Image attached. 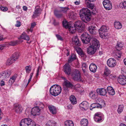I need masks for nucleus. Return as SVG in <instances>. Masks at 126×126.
Instances as JSON below:
<instances>
[{"label": "nucleus", "mask_w": 126, "mask_h": 126, "mask_svg": "<svg viewBox=\"0 0 126 126\" xmlns=\"http://www.w3.org/2000/svg\"><path fill=\"white\" fill-rule=\"evenodd\" d=\"M85 27V24L80 20L76 21L73 26L69 28V31L72 34L74 33L76 31L79 32L83 31Z\"/></svg>", "instance_id": "nucleus-1"}, {"label": "nucleus", "mask_w": 126, "mask_h": 126, "mask_svg": "<svg viewBox=\"0 0 126 126\" xmlns=\"http://www.w3.org/2000/svg\"><path fill=\"white\" fill-rule=\"evenodd\" d=\"M87 8L91 10H93L92 12L90 10L87 9V21H89L91 19L92 14H95L96 12V7L94 4L93 3H88L87 2Z\"/></svg>", "instance_id": "nucleus-2"}, {"label": "nucleus", "mask_w": 126, "mask_h": 126, "mask_svg": "<svg viewBox=\"0 0 126 126\" xmlns=\"http://www.w3.org/2000/svg\"><path fill=\"white\" fill-rule=\"evenodd\" d=\"M61 87L60 85L56 84L52 86L49 90L50 94L54 96L59 95L61 93Z\"/></svg>", "instance_id": "nucleus-3"}, {"label": "nucleus", "mask_w": 126, "mask_h": 126, "mask_svg": "<svg viewBox=\"0 0 126 126\" xmlns=\"http://www.w3.org/2000/svg\"><path fill=\"white\" fill-rule=\"evenodd\" d=\"M89 43L90 45L96 48H98L100 47L99 41L96 38L87 34V44Z\"/></svg>", "instance_id": "nucleus-4"}, {"label": "nucleus", "mask_w": 126, "mask_h": 126, "mask_svg": "<svg viewBox=\"0 0 126 126\" xmlns=\"http://www.w3.org/2000/svg\"><path fill=\"white\" fill-rule=\"evenodd\" d=\"M63 92L65 94L69 93V89L73 87V84L68 80H65L63 83Z\"/></svg>", "instance_id": "nucleus-5"}, {"label": "nucleus", "mask_w": 126, "mask_h": 126, "mask_svg": "<svg viewBox=\"0 0 126 126\" xmlns=\"http://www.w3.org/2000/svg\"><path fill=\"white\" fill-rule=\"evenodd\" d=\"M79 14L83 22L87 23V8H83L80 10Z\"/></svg>", "instance_id": "nucleus-6"}, {"label": "nucleus", "mask_w": 126, "mask_h": 126, "mask_svg": "<svg viewBox=\"0 0 126 126\" xmlns=\"http://www.w3.org/2000/svg\"><path fill=\"white\" fill-rule=\"evenodd\" d=\"M71 76L73 79L75 80L81 81L80 74L79 71L77 69H76L72 73Z\"/></svg>", "instance_id": "nucleus-7"}, {"label": "nucleus", "mask_w": 126, "mask_h": 126, "mask_svg": "<svg viewBox=\"0 0 126 126\" xmlns=\"http://www.w3.org/2000/svg\"><path fill=\"white\" fill-rule=\"evenodd\" d=\"M94 119L97 123L101 122L104 120L103 115L100 112H96L94 115Z\"/></svg>", "instance_id": "nucleus-8"}, {"label": "nucleus", "mask_w": 126, "mask_h": 126, "mask_svg": "<svg viewBox=\"0 0 126 126\" xmlns=\"http://www.w3.org/2000/svg\"><path fill=\"white\" fill-rule=\"evenodd\" d=\"M11 73V71L10 70L4 71L0 73V78L3 80H5L9 77Z\"/></svg>", "instance_id": "nucleus-9"}, {"label": "nucleus", "mask_w": 126, "mask_h": 126, "mask_svg": "<svg viewBox=\"0 0 126 126\" xmlns=\"http://www.w3.org/2000/svg\"><path fill=\"white\" fill-rule=\"evenodd\" d=\"M104 8L107 10L111 9L112 8V3L110 0H104L103 2Z\"/></svg>", "instance_id": "nucleus-10"}, {"label": "nucleus", "mask_w": 126, "mask_h": 126, "mask_svg": "<svg viewBox=\"0 0 126 126\" xmlns=\"http://www.w3.org/2000/svg\"><path fill=\"white\" fill-rule=\"evenodd\" d=\"M116 64L117 63L116 61L113 58L109 59L107 61V65L110 67H114L116 65Z\"/></svg>", "instance_id": "nucleus-11"}, {"label": "nucleus", "mask_w": 126, "mask_h": 126, "mask_svg": "<svg viewBox=\"0 0 126 126\" xmlns=\"http://www.w3.org/2000/svg\"><path fill=\"white\" fill-rule=\"evenodd\" d=\"M118 82L122 85L126 84V76L124 75L119 76L118 79Z\"/></svg>", "instance_id": "nucleus-12"}, {"label": "nucleus", "mask_w": 126, "mask_h": 126, "mask_svg": "<svg viewBox=\"0 0 126 126\" xmlns=\"http://www.w3.org/2000/svg\"><path fill=\"white\" fill-rule=\"evenodd\" d=\"M42 11L40 7L37 6L35 8V11L33 13L32 17L33 18L37 17L39 16L41 14V12Z\"/></svg>", "instance_id": "nucleus-13"}, {"label": "nucleus", "mask_w": 126, "mask_h": 126, "mask_svg": "<svg viewBox=\"0 0 126 126\" xmlns=\"http://www.w3.org/2000/svg\"><path fill=\"white\" fill-rule=\"evenodd\" d=\"M40 109L38 107L36 106L33 108L31 110V113L33 116H36L40 114Z\"/></svg>", "instance_id": "nucleus-14"}, {"label": "nucleus", "mask_w": 126, "mask_h": 126, "mask_svg": "<svg viewBox=\"0 0 126 126\" xmlns=\"http://www.w3.org/2000/svg\"><path fill=\"white\" fill-rule=\"evenodd\" d=\"M63 71L65 74L70 75L71 74V70L70 65L68 64H66L64 66Z\"/></svg>", "instance_id": "nucleus-15"}, {"label": "nucleus", "mask_w": 126, "mask_h": 126, "mask_svg": "<svg viewBox=\"0 0 126 126\" xmlns=\"http://www.w3.org/2000/svg\"><path fill=\"white\" fill-rule=\"evenodd\" d=\"M31 119L29 118H25L22 119L20 123V126H27L31 121Z\"/></svg>", "instance_id": "nucleus-16"}, {"label": "nucleus", "mask_w": 126, "mask_h": 126, "mask_svg": "<svg viewBox=\"0 0 126 126\" xmlns=\"http://www.w3.org/2000/svg\"><path fill=\"white\" fill-rule=\"evenodd\" d=\"M96 92L98 94L101 96L105 95L107 93L106 90L104 88L97 89Z\"/></svg>", "instance_id": "nucleus-17"}, {"label": "nucleus", "mask_w": 126, "mask_h": 126, "mask_svg": "<svg viewBox=\"0 0 126 126\" xmlns=\"http://www.w3.org/2000/svg\"><path fill=\"white\" fill-rule=\"evenodd\" d=\"M97 48L91 45L87 48V53L90 55L94 54Z\"/></svg>", "instance_id": "nucleus-18"}, {"label": "nucleus", "mask_w": 126, "mask_h": 126, "mask_svg": "<svg viewBox=\"0 0 126 126\" xmlns=\"http://www.w3.org/2000/svg\"><path fill=\"white\" fill-rule=\"evenodd\" d=\"M97 67L96 65L94 63H92L90 65L89 67L90 71L92 72L95 73L97 69Z\"/></svg>", "instance_id": "nucleus-19"}, {"label": "nucleus", "mask_w": 126, "mask_h": 126, "mask_svg": "<svg viewBox=\"0 0 126 126\" xmlns=\"http://www.w3.org/2000/svg\"><path fill=\"white\" fill-rule=\"evenodd\" d=\"M14 109L16 112L17 113H20L22 110L21 106L18 104H16L14 105Z\"/></svg>", "instance_id": "nucleus-20"}, {"label": "nucleus", "mask_w": 126, "mask_h": 126, "mask_svg": "<svg viewBox=\"0 0 126 126\" xmlns=\"http://www.w3.org/2000/svg\"><path fill=\"white\" fill-rule=\"evenodd\" d=\"M109 29V28L108 27L103 25L101 26L99 30V33L101 34L102 33L107 32Z\"/></svg>", "instance_id": "nucleus-21"}, {"label": "nucleus", "mask_w": 126, "mask_h": 126, "mask_svg": "<svg viewBox=\"0 0 126 126\" xmlns=\"http://www.w3.org/2000/svg\"><path fill=\"white\" fill-rule=\"evenodd\" d=\"M75 45L79 46L81 45V42L78 39L77 36H75L72 39Z\"/></svg>", "instance_id": "nucleus-22"}, {"label": "nucleus", "mask_w": 126, "mask_h": 126, "mask_svg": "<svg viewBox=\"0 0 126 126\" xmlns=\"http://www.w3.org/2000/svg\"><path fill=\"white\" fill-rule=\"evenodd\" d=\"M107 92L109 95H113L115 94V91L112 87L109 86L107 87Z\"/></svg>", "instance_id": "nucleus-23"}, {"label": "nucleus", "mask_w": 126, "mask_h": 126, "mask_svg": "<svg viewBox=\"0 0 126 126\" xmlns=\"http://www.w3.org/2000/svg\"><path fill=\"white\" fill-rule=\"evenodd\" d=\"M102 108V105L99 104L97 103H93L91 105L90 109L91 110H92L93 108Z\"/></svg>", "instance_id": "nucleus-24"}, {"label": "nucleus", "mask_w": 126, "mask_h": 126, "mask_svg": "<svg viewBox=\"0 0 126 126\" xmlns=\"http://www.w3.org/2000/svg\"><path fill=\"white\" fill-rule=\"evenodd\" d=\"M48 108L51 113L53 114H55L57 113L56 108L53 106L50 105Z\"/></svg>", "instance_id": "nucleus-25"}, {"label": "nucleus", "mask_w": 126, "mask_h": 126, "mask_svg": "<svg viewBox=\"0 0 126 126\" xmlns=\"http://www.w3.org/2000/svg\"><path fill=\"white\" fill-rule=\"evenodd\" d=\"M63 25L64 27L65 28H68L69 31V28L72 27V25L70 23H68L66 21H63Z\"/></svg>", "instance_id": "nucleus-26"}, {"label": "nucleus", "mask_w": 126, "mask_h": 126, "mask_svg": "<svg viewBox=\"0 0 126 126\" xmlns=\"http://www.w3.org/2000/svg\"><path fill=\"white\" fill-rule=\"evenodd\" d=\"M56 123L52 120L48 121L46 124L47 126H55Z\"/></svg>", "instance_id": "nucleus-27"}, {"label": "nucleus", "mask_w": 126, "mask_h": 126, "mask_svg": "<svg viewBox=\"0 0 126 126\" xmlns=\"http://www.w3.org/2000/svg\"><path fill=\"white\" fill-rule=\"evenodd\" d=\"M79 107L82 108V110H86L87 108V101H84L82 102L79 105Z\"/></svg>", "instance_id": "nucleus-28"}, {"label": "nucleus", "mask_w": 126, "mask_h": 126, "mask_svg": "<svg viewBox=\"0 0 126 126\" xmlns=\"http://www.w3.org/2000/svg\"><path fill=\"white\" fill-rule=\"evenodd\" d=\"M70 100L72 104L74 105L77 103L76 98L74 95H71L70 97Z\"/></svg>", "instance_id": "nucleus-29"}, {"label": "nucleus", "mask_w": 126, "mask_h": 126, "mask_svg": "<svg viewBox=\"0 0 126 126\" xmlns=\"http://www.w3.org/2000/svg\"><path fill=\"white\" fill-rule=\"evenodd\" d=\"M115 27L117 29H121L122 27L121 24L119 21H115L114 23Z\"/></svg>", "instance_id": "nucleus-30"}, {"label": "nucleus", "mask_w": 126, "mask_h": 126, "mask_svg": "<svg viewBox=\"0 0 126 126\" xmlns=\"http://www.w3.org/2000/svg\"><path fill=\"white\" fill-rule=\"evenodd\" d=\"M20 38L21 39L28 41L30 39V38L29 36L24 32L20 36Z\"/></svg>", "instance_id": "nucleus-31"}, {"label": "nucleus", "mask_w": 126, "mask_h": 126, "mask_svg": "<svg viewBox=\"0 0 126 126\" xmlns=\"http://www.w3.org/2000/svg\"><path fill=\"white\" fill-rule=\"evenodd\" d=\"M95 28V26H91L89 27L88 30L91 34H95L96 32Z\"/></svg>", "instance_id": "nucleus-32"}, {"label": "nucleus", "mask_w": 126, "mask_h": 126, "mask_svg": "<svg viewBox=\"0 0 126 126\" xmlns=\"http://www.w3.org/2000/svg\"><path fill=\"white\" fill-rule=\"evenodd\" d=\"M81 39L82 43L84 44H86L85 41L87 39L86 33H83L81 36Z\"/></svg>", "instance_id": "nucleus-33"}, {"label": "nucleus", "mask_w": 126, "mask_h": 126, "mask_svg": "<svg viewBox=\"0 0 126 126\" xmlns=\"http://www.w3.org/2000/svg\"><path fill=\"white\" fill-rule=\"evenodd\" d=\"M17 77L16 75H14L12 78H11L9 80V82L10 85H11L15 81Z\"/></svg>", "instance_id": "nucleus-34"}, {"label": "nucleus", "mask_w": 126, "mask_h": 126, "mask_svg": "<svg viewBox=\"0 0 126 126\" xmlns=\"http://www.w3.org/2000/svg\"><path fill=\"white\" fill-rule=\"evenodd\" d=\"M99 34L100 37L103 39L107 38L109 34L108 32L102 33Z\"/></svg>", "instance_id": "nucleus-35"}, {"label": "nucleus", "mask_w": 126, "mask_h": 126, "mask_svg": "<svg viewBox=\"0 0 126 126\" xmlns=\"http://www.w3.org/2000/svg\"><path fill=\"white\" fill-rule=\"evenodd\" d=\"M54 14L58 18H60L63 17V15L61 13H60L59 11H55Z\"/></svg>", "instance_id": "nucleus-36"}, {"label": "nucleus", "mask_w": 126, "mask_h": 126, "mask_svg": "<svg viewBox=\"0 0 126 126\" xmlns=\"http://www.w3.org/2000/svg\"><path fill=\"white\" fill-rule=\"evenodd\" d=\"M123 43L122 42H118L117 43L116 48L118 50H120L123 47Z\"/></svg>", "instance_id": "nucleus-37"}, {"label": "nucleus", "mask_w": 126, "mask_h": 126, "mask_svg": "<svg viewBox=\"0 0 126 126\" xmlns=\"http://www.w3.org/2000/svg\"><path fill=\"white\" fill-rule=\"evenodd\" d=\"M19 56V54L18 53H16L14 54L11 57L12 59L15 61L17 60Z\"/></svg>", "instance_id": "nucleus-38"}, {"label": "nucleus", "mask_w": 126, "mask_h": 126, "mask_svg": "<svg viewBox=\"0 0 126 126\" xmlns=\"http://www.w3.org/2000/svg\"><path fill=\"white\" fill-rule=\"evenodd\" d=\"M65 126H74V124L71 120L67 121L65 122Z\"/></svg>", "instance_id": "nucleus-39"}, {"label": "nucleus", "mask_w": 126, "mask_h": 126, "mask_svg": "<svg viewBox=\"0 0 126 126\" xmlns=\"http://www.w3.org/2000/svg\"><path fill=\"white\" fill-rule=\"evenodd\" d=\"M96 93L94 92L91 91L89 93V96L92 98L94 99L96 98L97 96L95 95Z\"/></svg>", "instance_id": "nucleus-40"}, {"label": "nucleus", "mask_w": 126, "mask_h": 126, "mask_svg": "<svg viewBox=\"0 0 126 126\" xmlns=\"http://www.w3.org/2000/svg\"><path fill=\"white\" fill-rule=\"evenodd\" d=\"M60 8L61 10V11L65 14H66L67 11L70 10L69 8L67 7H60Z\"/></svg>", "instance_id": "nucleus-41"}, {"label": "nucleus", "mask_w": 126, "mask_h": 126, "mask_svg": "<svg viewBox=\"0 0 126 126\" xmlns=\"http://www.w3.org/2000/svg\"><path fill=\"white\" fill-rule=\"evenodd\" d=\"M14 62V60L11 57L7 60L6 63V64L7 65H9L11 64Z\"/></svg>", "instance_id": "nucleus-42"}, {"label": "nucleus", "mask_w": 126, "mask_h": 126, "mask_svg": "<svg viewBox=\"0 0 126 126\" xmlns=\"http://www.w3.org/2000/svg\"><path fill=\"white\" fill-rule=\"evenodd\" d=\"M81 126H87V119L83 118L80 121Z\"/></svg>", "instance_id": "nucleus-43"}, {"label": "nucleus", "mask_w": 126, "mask_h": 126, "mask_svg": "<svg viewBox=\"0 0 126 126\" xmlns=\"http://www.w3.org/2000/svg\"><path fill=\"white\" fill-rule=\"evenodd\" d=\"M119 6L122 8L126 9V1H124L120 3Z\"/></svg>", "instance_id": "nucleus-44"}, {"label": "nucleus", "mask_w": 126, "mask_h": 126, "mask_svg": "<svg viewBox=\"0 0 126 126\" xmlns=\"http://www.w3.org/2000/svg\"><path fill=\"white\" fill-rule=\"evenodd\" d=\"M121 52L119 50H118L116 52L114 56L116 58H120L121 57Z\"/></svg>", "instance_id": "nucleus-45"}, {"label": "nucleus", "mask_w": 126, "mask_h": 126, "mask_svg": "<svg viewBox=\"0 0 126 126\" xmlns=\"http://www.w3.org/2000/svg\"><path fill=\"white\" fill-rule=\"evenodd\" d=\"M111 73L110 70L107 68H106L105 70L104 74L106 76H108Z\"/></svg>", "instance_id": "nucleus-46"}, {"label": "nucleus", "mask_w": 126, "mask_h": 126, "mask_svg": "<svg viewBox=\"0 0 126 126\" xmlns=\"http://www.w3.org/2000/svg\"><path fill=\"white\" fill-rule=\"evenodd\" d=\"M123 108L124 107L123 105H119L118 106L117 110V111L118 113H120L122 112Z\"/></svg>", "instance_id": "nucleus-47"}, {"label": "nucleus", "mask_w": 126, "mask_h": 126, "mask_svg": "<svg viewBox=\"0 0 126 126\" xmlns=\"http://www.w3.org/2000/svg\"><path fill=\"white\" fill-rule=\"evenodd\" d=\"M18 43V40L12 41L9 43V45L11 46H14L16 45Z\"/></svg>", "instance_id": "nucleus-48"}, {"label": "nucleus", "mask_w": 126, "mask_h": 126, "mask_svg": "<svg viewBox=\"0 0 126 126\" xmlns=\"http://www.w3.org/2000/svg\"><path fill=\"white\" fill-rule=\"evenodd\" d=\"M25 70L26 73H29L31 70V68L30 65L27 66L25 67Z\"/></svg>", "instance_id": "nucleus-49"}, {"label": "nucleus", "mask_w": 126, "mask_h": 126, "mask_svg": "<svg viewBox=\"0 0 126 126\" xmlns=\"http://www.w3.org/2000/svg\"><path fill=\"white\" fill-rule=\"evenodd\" d=\"M82 68L83 72L84 73L86 71V65L85 63H83L82 64Z\"/></svg>", "instance_id": "nucleus-50"}, {"label": "nucleus", "mask_w": 126, "mask_h": 126, "mask_svg": "<svg viewBox=\"0 0 126 126\" xmlns=\"http://www.w3.org/2000/svg\"><path fill=\"white\" fill-rule=\"evenodd\" d=\"M30 122L29 124H28L27 126H36L35 123L34 121H32L31 119Z\"/></svg>", "instance_id": "nucleus-51"}, {"label": "nucleus", "mask_w": 126, "mask_h": 126, "mask_svg": "<svg viewBox=\"0 0 126 126\" xmlns=\"http://www.w3.org/2000/svg\"><path fill=\"white\" fill-rule=\"evenodd\" d=\"M38 105L39 106V107L42 109L44 108V105L41 102H39L37 103Z\"/></svg>", "instance_id": "nucleus-52"}, {"label": "nucleus", "mask_w": 126, "mask_h": 126, "mask_svg": "<svg viewBox=\"0 0 126 126\" xmlns=\"http://www.w3.org/2000/svg\"><path fill=\"white\" fill-rule=\"evenodd\" d=\"M0 9L1 10L3 11H5L8 10L7 8L6 7H3L1 6L0 7Z\"/></svg>", "instance_id": "nucleus-53"}, {"label": "nucleus", "mask_w": 126, "mask_h": 126, "mask_svg": "<svg viewBox=\"0 0 126 126\" xmlns=\"http://www.w3.org/2000/svg\"><path fill=\"white\" fill-rule=\"evenodd\" d=\"M41 67L39 66L38 68V69L37 71V72L36 75V76H37L39 75L40 72L41 71Z\"/></svg>", "instance_id": "nucleus-54"}, {"label": "nucleus", "mask_w": 126, "mask_h": 126, "mask_svg": "<svg viewBox=\"0 0 126 126\" xmlns=\"http://www.w3.org/2000/svg\"><path fill=\"white\" fill-rule=\"evenodd\" d=\"M56 36L58 40L62 41L63 39L62 37L59 34H56Z\"/></svg>", "instance_id": "nucleus-55"}, {"label": "nucleus", "mask_w": 126, "mask_h": 126, "mask_svg": "<svg viewBox=\"0 0 126 126\" xmlns=\"http://www.w3.org/2000/svg\"><path fill=\"white\" fill-rule=\"evenodd\" d=\"M16 23L15 25L17 27H19L21 26V22L19 21H16Z\"/></svg>", "instance_id": "nucleus-56"}, {"label": "nucleus", "mask_w": 126, "mask_h": 126, "mask_svg": "<svg viewBox=\"0 0 126 126\" xmlns=\"http://www.w3.org/2000/svg\"><path fill=\"white\" fill-rule=\"evenodd\" d=\"M71 58L73 59V60H75L76 59V56L73 54H72L70 57Z\"/></svg>", "instance_id": "nucleus-57"}, {"label": "nucleus", "mask_w": 126, "mask_h": 126, "mask_svg": "<svg viewBox=\"0 0 126 126\" xmlns=\"http://www.w3.org/2000/svg\"><path fill=\"white\" fill-rule=\"evenodd\" d=\"M67 108L68 109H72L73 106L71 104H69L67 106Z\"/></svg>", "instance_id": "nucleus-58"}, {"label": "nucleus", "mask_w": 126, "mask_h": 126, "mask_svg": "<svg viewBox=\"0 0 126 126\" xmlns=\"http://www.w3.org/2000/svg\"><path fill=\"white\" fill-rule=\"evenodd\" d=\"M53 23L54 25H58L59 23L58 22H56L55 19H54L53 20Z\"/></svg>", "instance_id": "nucleus-59"}, {"label": "nucleus", "mask_w": 126, "mask_h": 126, "mask_svg": "<svg viewBox=\"0 0 126 126\" xmlns=\"http://www.w3.org/2000/svg\"><path fill=\"white\" fill-rule=\"evenodd\" d=\"M5 47L4 45H0V50L3 49L4 47Z\"/></svg>", "instance_id": "nucleus-60"}, {"label": "nucleus", "mask_w": 126, "mask_h": 126, "mask_svg": "<svg viewBox=\"0 0 126 126\" xmlns=\"http://www.w3.org/2000/svg\"><path fill=\"white\" fill-rule=\"evenodd\" d=\"M5 84V82L3 80H1L0 82V85L1 86L4 85Z\"/></svg>", "instance_id": "nucleus-61"}, {"label": "nucleus", "mask_w": 126, "mask_h": 126, "mask_svg": "<svg viewBox=\"0 0 126 126\" xmlns=\"http://www.w3.org/2000/svg\"><path fill=\"white\" fill-rule=\"evenodd\" d=\"M74 60L73 59H72L71 58H70L68 60V63H70L73 61Z\"/></svg>", "instance_id": "nucleus-62"}, {"label": "nucleus", "mask_w": 126, "mask_h": 126, "mask_svg": "<svg viewBox=\"0 0 126 126\" xmlns=\"http://www.w3.org/2000/svg\"><path fill=\"white\" fill-rule=\"evenodd\" d=\"M36 25V24L35 22L32 23L31 24V27L32 28H33Z\"/></svg>", "instance_id": "nucleus-63"}, {"label": "nucleus", "mask_w": 126, "mask_h": 126, "mask_svg": "<svg viewBox=\"0 0 126 126\" xmlns=\"http://www.w3.org/2000/svg\"><path fill=\"white\" fill-rule=\"evenodd\" d=\"M74 3L76 5H79L80 4V1H76L75 2H74Z\"/></svg>", "instance_id": "nucleus-64"}]
</instances>
